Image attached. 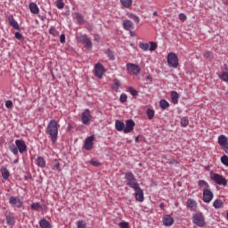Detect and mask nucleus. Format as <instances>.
Wrapping results in <instances>:
<instances>
[{
  "label": "nucleus",
  "instance_id": "obj_1",
  "mask_svg": "<svg viewBox=\"0 0 228 228\" xmlns=\"http://www.w3.org/2000/svg\"><path fill=\"white\" fill-rule=\"evenodd\" d=\"M8 149L14 156H19V152L20 154L28 152V145H26V141L22 139L15 140V143L9 144Z\"/></svg>",
  "mask_w": 228,
  "mask_h": 228
},
{
  "label": "nucleus",
  "instance_id": "obj_2",
  "mask_svg": "<svg viewBox=\"0 0 228 228\" xmlns=\"http://www.w3.org/2000/svg\"><path fill=\"white\" fill-rule=\"evenodd\" d=\"M46 133L49 134L53 143H56L58 141V121L51 119L48 123Z\"/></svg>",
  "mask_w": 228,
  "mask_h": 228
},
{
  "label": "nucleus",
  "instance_id": "obj_3",
  "mask_svg": "<svg viewBox=\"0 0 228 228\" xmlns=\"http://www.w3.org/2000/svg\"><path fill=\"white\" fill-rule=\"evenodd\" d=\"M125 179L126 181V186L133 188V190H135L136 188L140 187L138 180H136L134 175H133L131 172L126 173Z\"/></svg>",
  "mask_w": 228,
  "mask_h": 228
},
{
  "label": "nucleus",
  "instance_id": "obj_4",
  "mask_svg": "<svg viewBox=\"0 0 228 228\" xmlns=\"http://www.w3.org/2000/svg\"><path fill=\"white\" fill-rule=\"evenodd\" d=\"M167 64L173 69H177L179 67V57L175 53H169L167 54Z\"/></svg>",
  "mask_w": 228,
  "mask_h": 228
},
{
  "label": "nucleus",
  "instance_id": "obj_5",
  "mask_svg": "<svg viewBox=\"0 0 228 228\" xmlns=\"http://www.w3.org/2000/svg\"><path fill=\"white\" fill-rule=\"evenodd\" d=\"M192 222L198 227H204L206 225V221L202 213H197L192 216Z\"/></svg>",
  "mask_w": 228,
  "mask_h": 228
},
{
  "label": "nucleus",
  "instance_id": "obj_6",
  "mask_svg": "<svg viewBox=\"0 0 228 228\" xmlns=\"http://www.w3.org/2000/svg\"><path fill=\"white\" fill-rule=\"evenodd\" d=\"M211 179L212 181H215L216 184H219L221 186H227V180L219 174H216V173L213 174L211 175Z\"/></svg>",
  "mask_w": 228,
  "mask_h": 228
},
{
  "label": "nucleus",
  "instance_id": "obj_7",
  "mask_svg": "<svg viewBox=\"0 0 228 228\" xmlns=\"http://www.w3.org/2000/svg\"><path fill=\"white\" fill-rule=\"evenodd\" d=\"M126 69H127L128 74H134V76H138V74H140V72L142 70L140 69V66H138L136 64H133V63H127Z\"/></svg>",
  "mask_w": 228,
  "mask_h": 228
},
{
  "label": "nucleus",
  "instance_id": "obj_8",
  "mask_svg": "<svg viewBox=\"0 0 228 228\" xmlns=\"http://www.w3.org/2000/svg\"><path fill=\"white\" fill-rule=\"evenodd\" d=\"M203 200L209 204L213 200V192L209 189H203Z\"/></svg>",
  "mask_w": 228,
  "mask_h": 228
},
{
  "label": "nucleus",
  "instance_id": "obj_9",
  "mask_svg": "<svg viewBox=\"0 0 228 228\" xmlns=\"http://www.w3.org/2000/svg\"><path fill=\"white\" fill-rule=\"evenodd\" d=\"M134 121L133 119H127L125 125V134L133 133L134 129Z\"/></svg>",
  "mask_w": 228,
  "mask_h": 228
},
{
  "label": "nucleus",
  "instance_id": "obj_10",
  "mask_svg": "<svg viewBox=\"0 0 228 228\" xmlns=\"http://www.w3.org/2000/svg\"><path fill=\"white\" fill-rule=\"evenodd\" d=\"M102 74H104V66H102L101 63H97L94 68V76H96V77L102 78Z\"/></svg>",
  "mask_w": 228,
  "mask_h": 228
},
{
  "label": "nucleus",
  "instance_id": "obj_11",
  "mask_svg": "<svg viewBox=\"0 0 228 228\" xmlns=\"http://www.w3.org/2000/svg\"><path fill=\"white\" fill-rule=\"evenodd\" d=\"M9 204H11V206H15L19 208H22V201H20V199H19V197L12 196L9 199Z\"/></svg>",
  "mask_w": 228,
  "mask_h": 228
},
{
  "label": "nucleus",
  "instance_id": "obj_12",
  "mask_svg": "<svg viewBox=\"0 0 228 228\" xmlns=\"http://www.w3.org/2000/svg\"><path fill=\"white\" fill-rule=\"evenodd\" d=\"M134 190L135 191V200H138V202H143V190H142L140 186Z\"/></svg>",
  "mask_w": 228,
  "mask_h": 228
},
{
  "label": "nucleus",
  "instance_id": "obj_13",
  "mask_svg": "<svg viewBox=\"0 0 228 228\" xmlns=\"http://www.w3.org/2000/svg\"><path fill=\"white\" fill-rule=\"evenodd\" d=\"M8 22L10 24V26H12V28H13L14 29H20V27L19 26V22H17V20H15V19L13 18V15H10L8 17Z\"/></svg>",
  "mask_w": 228,
  "mask_h": 228
},
{
  "label": "nucleus",
  "instance_id": "obj_14",
  "mask_svg": "<svg viewBox=\"0 0 228 228\" xmlns=\"http://www.w3.org/2000/svg\"><path fill=\"white\" fill-rule=\"evenodd\" d=\"M28 8L31 13H34V15H38V13H40V8H38V5H37V3L31 2L28 4Z\"/></svg>",
  "mask_w": 228,
  "mask_h": 228
},
{
  "label": "nucleus",
  "instance_id": "obj_15",
  "mask_svg": "<svg viewBox=\"0 0 228 228\" xmlns=\"http://www.w3.org/2000/svg\"><path fill=\"white\" fill-rule=\"evenodd\" d=\"M94 140H95L94 134L86 138V151H92L94 149Z\"/></svg>",
  "mask_w": 228,
  "mask_h": 228
},
{
  "label": "nucleus",
  "instance_id": "obj_16",
  "mask_svg": "<svg viewBox=\"0 0 228 228\" xmlns=\"http://www.w3.org/2000/svg\"><path fill=\"white\" fill-rule=\"evenodd\" d=\"M186 206L190 211H195L197 209V201L194 200L189 199L187 200Z\"/></svg>",
  "mask_w": 228,
  "mask_h": 228
},
{
  "label": "nucleus",
  "instance_id": "obj_17",
  "mask_svg": "<svg viewBox=\"0 0 228 228\" xmlns=\"http://www.w3.org/2000/svg\"><path fill=\"white\" fill-rule=\"evenodd\" d=\"M123 27H124V29H126V31H131V29H134V24L133 23V21L129 20H124Z\"/></svg>",
  "mask_w": 228,
  "mask_h": 228
},
{
  "label": "nucleus",
  "instance_id": "obj_18",
  "mask_svg": "<svg viewBox=\"0 0 228 228\" xmlns=\"http://www.w3.org/2000/svg\"><path fill=\"white\" fill-rule=\"evenodd\" d=\"M163 224L166 225V227H170L174 224V218H172L170 216H167L163 218Z\"/></svg>",
  "mask_w": 228,
  "mask_h": 228
},
{
  "label": "nucleus",
  "instance_id": "obj_19",
  "mask_svg": "<svg viewBox=\"0 0 228 228\" xmlns=\"http://www.w3.org/2000/svg\"><path fill=\"white\" fill-rule=\"evenodd\" d=\"M0 172L2 174V177L4 181H8L10 177V171L6 167H1Z\"/></svg>",
  "mask_w": 228,
  "mask_h": 228
},
{
  "label": "nucleus",
  "instance_id": "obj_20",
  "mask_svg": "<svg viewBox=\"0 0 228 228\" xmlns=\"http://www.w3.org/2000/svg\"><path fill=\"white\" fill-rule=\"evenodd\" d=\"M36 165L40 168H45V159H44V157H37L36 159Z\"/></svg>",
  "mask_w": 228,
  "mask_h": 228
},
{
  "label": "nucleus",
  "instance_id": "obj_21",
  "mask_svg": "<svg viewBox=\"0 0 228 228\" xmlns=\"http://www.w3.org/2000/svg\"><path fill=\"white\" fill-rule=\"evenodd\" d=\"M115 127L117 129V131H124L126 129V124H124V122L120 121V120H116L115 123Z\"/></svg>",
  "mask_w": 228,
  "mask_h": 228
},
{
  "label": "nucleus",
  "instance_id": "obj_22",
  "mask_svg": "<svg viewBox=\"0 0 228 228\" xmlns=\"http://www.w3.org/2000/svg\"><path fill=\"white\" fill-rule=\"evenodd\" d=\"M218 143L220 146H222V148L228 145L227 137H225V135H224V134L220 135L218 137Z\"/></svg>",
  "mask_w": 228,
  "mask_h": 228
},
{
  "label": "nucleus",
  "instance_id": "obj_23",
  "mask_svg": "<svg viewBox=\"0 0 228 228\" xmlns=\"http://www.w3.org/2000/svg\"><path fill=\"white\" fill-rule=\"evenodd\" d=\"M77 39L80 44H84L85 47H86V35H83L81 33L77 34Z\"/></svg>",
  "mask_w": 228,
  "mask_h": 228
},
{
  "label": "nucleus",
  "instance_id": "obj_24",
  "mask_svg": "<svg viewBox=\"0 0 228 228\" xmlns=\"http://www.w3.org/2000/svg\"><path fill=\"white\" fill-rule=\"evenodd\" d=\"M5 220L8 225H14L15 224V217L13 215H5Z\"/></svg>",
  "mask_w": 228,
  "mask_h": 228
},
{
  "label": "nucleus",
  "instance_id": "obj_25",
  "mask_svg": "<svg viewBox=\"0 0 228 228\" xmlns=\"http://www.w3.org/2000/svg\"><path fill=\"white\" fill-rule=\"evenodd\" d=\"M171 101L173 104H177L179 102V94L175 91L171 92Z\"/></svg>",
  "mask_w": 228,
  "mask_h": 228
},
{
  "label": "nucleus",
  "instance_id": "obj_26",
  "mask_svg": "<svg viewBox=\"0 0 228 228\" xmlns=\"http://www.w3.org/2000/svg\"><path fill=\"white\" fill-rule=\"evenodd\" d=\"M39 227L51 228V223H49V221H47V219L43 218L39 221Z\"/></svg>",
  "mask_w": 228,
  "mask_h": 228
},
{
  "label": "nucleus",
  "instance_id": "obj_27",
  "mask_svg": "<svg viewBox=\"0 0 228 228\" xmlns=\"http://www.w3.org/2000/svg\"><path fill=\"white\" fill-rule=\"evenodd\" d=\"M73 19H76V20L78 24H83V22H84L83 15H81L80 13H74Z\"/></svg>",
  "mask_w": 228,
  "mask_h": 228
},
{
  "label": "nucleus",
  "instance_id": "obj_28",
  "mask_svg": "<svg viewBox=\"0 0 228 228\" xmlns=\"http://www.w3.org/2000/svg\"><path fill=\"white\" fill-rule=\"evenodd\" d=\"M53 165V170L61 172V167H60V161L58 159H54Z\"/></svg>",
  "mask_w": 228,
  "mask_h": 228
},
{
  "label": "nucleus",
  "instance_id": "obj_29",
  "mask_svg": "<svg viewBox=\"0 0 228 228\" xmlns=\"http://www.w3.org/2000/svg\"><path fill=\"white\" fill-rule=\"evenodd\" d=\"M120 3L125 8H131V5L133 4V0H120Z\"/></svg>",
  "mask_w": 228,
  "mask_h": 228
},
{
  "label": "nucleus",
  "instance_id": "obj_30",
  "mask_svg": "<svg viewBox=\"0 0 228 228\" xmlns=\"http://www.w3.org/2000/svg\"><path fill=\"white\" fill-rule=\"evenodd\" d=\"M30 208L34 211H40V209H42V205L40 204V202H36V203H32L30 205Z\"/></svg>",
  "mask_w": 228,
  "mask_h": 228
},
{
  "label": "nucleus",
  "instance_id": "obj_31",
  "mask_svg": "<svg viewBox=\"0 0 228 228\" xmlns=\"http://www.w3.org/2000/svg\"><path fill=\"white\" fill-rule=\"evenodd\" d=\"M213 206L216 209H220V208L224 206V202L222 201V200H216L213 203Z\"/></svg>",
  "mask_w": 228,
  "mask_h": 228
},
{
  "label": "nucleus",
  "instance_id": "obj_32",
  "mask_svg": "<svg viewBox=\"0 0 228 228\" xmlns=\"http://www.w3.org/2000/svg\"><path fill=\"white\" fill-rule=\"evenodd\" d=\"M129 19H131L132 20H134V22H135V24H140V18L133 13L128 14Z\"/></svg>",
  "mask_w": 228,
  "mask_h": 228
},
{
  "label": "nucleus",
  "instance_id": "obj_33",
  "mask_svg": "<svg viewBox=\"0 0 228 228\" xmlns=\"http://www.w3.org/2000/svg\"><path fill=\"white\" fill-rule=\"evenodd\" d=\"M159 106H160V108H162V110H167V108H168L170 106V104L166 100H161L159 102Z\"/></svg>",
  "mask_w": 228,
  "mask_h": 228
},
{
  "label": "nucleus",
  "instance_id": "obj_34",
  "mask_svg": "<svg viewBox=\"0 0 228 228\" xmlns=\"http://www.w3.org/2000/svg\"><path fill=\"white\" fill-rule=\"evenodd\" d=\"M198 185L200 186V188H204L208 190V188H209V183H208L206 181L204 180H200L198 182Z\"/></svg>",
  "mask_w": 228,
  "mask_h": 228
},
{
  "label": "nucleus",
  "instance_id": "obj_35",
  "mask_svg": "<svg viewBox=\"0 0 228 228\" xmlns=\"http://www.w3.org/2000/svg\"><path fill=\"white\" fill-rule=\"evenodd\" d=\"M190 124V120H188V117H183L181 118V126L182 127H186Z\"/></svg>",
  "mask_w": 228,
  "mask_h": 228
},
{
  "label": "nucleus",
  "instance_id": "obj_36",
  "mask_svg": "<svg viewBox=\"0 0 228 228\" xmlns=\"http://www.w3.org/2000/svg\"><path fill=\"white\" fill-rule=\"evenodd\" d=\"M154 110L152 109H148L146 111V115L148 116L149 120H152L154 118Z\"/></svg>",
  "mask_w": 228,
  "mask_h": 228
},
{
  "label": "nucleus",
  "instance_id": "obj_37",
  "mask_svg": "<svg viewBox=\"0 0 228 228\" xmlns=\"http://www.w3.org/2000/svg\"><path fill=\"white\" fill-rule=\"evenodd\" d=\"M111 88L112 90H118V88H120V81H118V79H114Z\"/></svg>",
  "mask_w": 228,
  "mask_h": 228
},
{
  "label": "nucleus",
  "instance_id": "obj_38",
  "mask_svg": "<svg viewBox=\"0 0 228 228\" xmlns=\"http://www.w3.org/2000/svg\"><path fill=\"white\" fill-rule=\"evenodd\" d=\"M49 33L50 35H53V37H58L60 35V32H58V30H56V28L54 27L50 28Z\"/></svg>",
  "mask_w": 228,
  "mask_h": 228
},
{
  "label": "nucleus",
  "instance_id": "obj_39",
  "mask_svg": "<svg viewBox=\"0 0 228 228\" xmlns=\"http://www.w3.org/2000/svg\"><path fill=\"white\" fill-rule=\"evenodd\" d=\"M56 6L59 10H63L65 8V3H63V0H57Z\"/></svg>",
  "mask_w": 228,
  "mask_h": 228
},
{
  "label": "nucleus",
  "instance_id": "obj_40",
  "mask_svg": "<svg viewBox=\"0 0 228 228\" xmlns=\"http://www.w3.org/2000/svg\"><path fill=\"white\" fill-rule=\"evenodd\" d=\"M90 165L93 167H99L101 165V162H99V159L94 158L90 160Z\"/></svg>",
  "mask_w": 228,
  "mask_h": 228
},
{
  "label": "nucleus",
  "instance_id": "obj_41",
  "mask_svg": "<svg viewBox=\"0 0 228 228\" xmlns=\"http://www.w3.org/2000/svg\"><path fill=\"white\" fill-rule=\"evenodd\" d=\"M139 47L142 51H149V44L147 43H139Z\"/></svg>",
  "mask_w": 228,
  "mask_h": 228
},
{
  "label": "nucleus",
  "instance_id": "obj_42",
  "mask_svg": "<svg viewBox=\"0 0 228 228\" xmlns=\"http://www.w3.org/2000/svg\"><path fill=\"white\" fill-rule=\"evenodd\" d=\"M221 163H223V165H224L225 167H228V157H227V155H223L221 157Z\"/></svg>",
  "mask_w": 228,
  "mask_h": 228
},
{
  "label": "nucleus",
  "instance_id": "obj_43",
  "mask_svg": "<svg viewBox=\"0 0 228 228\" xmlns=\"http://www.w3.org/2000/svg\"><path fill=\"white\" fill-rule=\"evenodd\" d=\"M204 58H206L207 60H213V53H211V52L207 51L203 53Z\"/></svg>",
  "mask_w": 228,
  "mask_h": 228
},
{
  "label": "nucleus",
  "instance_id": "obj_44",
  "mask_svg": "<svg viewBox=\"0 0 228 228\" xmlns=\"http://www.w3.org/2000/svg\"><path fill=\"white\" fill-rule=\"evenodd\" d=\"M92 118H94V117H92L90 115V110H86V124L88 126V124H90V122H92Z\"/></svg>",
  "mask_w": 228,
  "mask_h": 228
},
{
  "label": "nucleus",
  "instance_id": "obj_45",
  "mask_svg": "<svg viewBox=\"0 0 228 228\" xmlns=\"http://www.w3.org/2000/svg\"><path fill=\"white\" fill-rule=\"evenodd\" d=\"M5 108L12 110V108H13V102H12V100H7L5 102Z\"/></svg>",
  "mask_w": 228,
  "mask_h": 228
},
{
  "label": "nucleus",
  "instance_id": "obj_46",
  "mask_svg": "<svg viewBox=\"0 0 228 228\" xmlns=\"http://www.w3.org/2000/svg\"><path fill=\"white\" fill-rule=\"evenodd\" d=\"M150 51H156V49H158V44L154 43V42H150Z\"/></svg>",
  "mask_w": 228,
  "mask_h": 228
},
{
  "label": "nucleus",
  "instance_id": "obj_47",
  "mask_svg": "<svg viewBox=\"0 0 228 228\" xmlns=\"http://www.w3.org/2000/svg\"><path fill=\"white\" fill-rule=\"evenodd\" d=\"M128 92H130V94H131V95H133V97H136V95H138V92L136 91V89H134L133 87H129Z\"/></svg>",
  "mask_w": 228,
  "mask_h": 228
},
{
  "label": "nucleus",
  "instance_id": "obj_48",
  "mask_svg": "<svg viewBox=\"0 0 228 228\" xmlns=\"http://www.w3.org/2000/svg\"><path fill=\"white\" fill-rule=\"evenodd\" d=\"M107 55L110 60H115V53L110 49L107 50Z\"/></svg>",
  "mask_w": 228,
  "mask_h": 228
},
{
  "label": "nucleus",
  "instance_id": "obj_49",
  "mask_svg": "<svg viewBox=\"0 0 228 228\" xmlns=\"http://www.w3.org/2000/svg\"><path fill=\"white\" fill-rule=\"evenodd\" d=\"M81 122H83L84 124H86V110H85L82 112Z\"/></svg>",
  "mask_w": 228,
  "mask_h": 228
},
{
  "label": "nucleus",
  "instance_id": "obj_50",
  "mask_svg": "<svg viewBox=\"0 0 228 228\" xmlns=\"http://www.w3.org/2000/svg\"><path fill=\"white\" fill-rule=\"evenodd\" d=\"M77 225V228H86V223L85 221H78Z\"/></svg>",
  "mask_w": 228,
  "mask_h": 228
},
{
  "label": "nucleus",
  "instance_id": "obj_51",
  "mask_svg": "<svg viewBox=\"0 0 228 228\" xmlns=\"http://www.w3.org/2000/svg\"><path fill=\"white\" fill-rule=\"evenodd\" d=\"M220 78L223 79V81H228V73L223 72L220 76Z\"/></svg>",
  "mask_w": 228,
  "mask_h": 228
},
{
  "label": "nucleus",
  "instance_id": "obj_52",
  "mask_svg": "<svg viewBox=\"0 0 228 228\" xmlns=\"http://www.w3.org/2000/svg\"><path fill=\"white\" fill-rule=\"evenodd\" d=\"M86 49L87 51L92 50V41L89 38H86Z\"/></svg>",
  "mask_w": 228,
  "mask_h": 228
},
{
  "label": "nucleus",
  "instance_id": "obj_53",
  "mask_svg": "<svg viewBox=\"0 0 228 228\" xmlns=\"http://www.w3.org/2000/svg\"><path fill=\"white\" fill-rule=\"evenodd\" d=\"M120 102H126L127 101V95L126 94H122L119 98Z\"/></svg>",
  "mask_w": 228,
  "mask_h": 228
},
{
  "label": "nucleus",
  "instance_id": "obj_54",
  "mask_svg": "<svg viewBox=\"0 0 228 228\" xmlns=\"http://www.w3.org/2000/svg\"><path fill=\"white\" fill-rule=\"evenodd\" d=\"M119 227H121V228H129V223L121 222V223H119Z\"/></svg>",
  "mask_w": 228,
  "mask_h": 228
},
{
  "label": "nucleus",
  "instance_id": "obj_55",
  "mask_svg": "<svg viewBox=\"0 0 228 228\" xmlns=\"http://www.w3.org/2000/svg\"><path fill=\"white\" fill-rule=\"evenodd\" d=\"M179 19H180V20H182V22H184V20H186V14L180 13L179 14Z\"/></svg>",
  "mask_w": 228,
  "mask_h": 228
},
{
  "label": "nucleus",
  "instance_id": "obj_56",
  "mask_svg": "<svg viewBox=\"0 0 228 228\" xmlns=\"http://www.w3.org/2000/svg\"><path fill=\"white\" fill-rule=\"evenodd\" d=\"M15 38H17V40H22V34H20V32H16Z\"/></svg>",
  "mask_w": 228,
  "mask_h": 228
},
{
  "label": "nucleus",
  "instance_id": "obj_57",
  "mask_svg": "<svg viewBox=\"0 0 228 228\" xmlns=\"http://www.w3.org/2000/svg\"><path fill=\"white\" fill-rule=\"evenodd\" d=\"M77 131H79L80 133H85L86 128L84 126H77Z\"/></svg>",
  "mask_w": 228,
  "mask_h": 228
},
{
  "label": "nucleus",
  "instance_id": "obj_58",
  "mask_svg": "<svg viewBox=\"0 0 228 228\" xmlns=\"http://www.w3.org/2000/svg\"><path fill=\"white\" fill-rule=\"evenodd\" d=\"M60 42L61 44H65V34L60 36Z\"/></svg>",
  "mask_w": 228,
  "mask_h": 228
},
{
  "label": "nucleus",
  "instance_id": "obj_59",
  "mask_svg": "<svg viewBox=\"0 0 228 228\" xmlns=\"http://www.w3.org/2000/svg\"><path fill=\"white\" fill-rule=\"evenodd\" d=\"M223 151H224V152H226V154H228V144H226V146H224Z\"/></svg>",
  "mask_w": 228,
  "mask_h": 228
},
{
  "label": "nucleus",
  "instance_id": "obj_60",
  "mask_svg": "<svg viewBox=\"0 0 228 228\" xmlns=\"http://www.w3.org/2000/svg\"><path fill=\"white\" fill-rule=\"evenodd\" d=\"M24 179H25V181H28V179H32V176L31 175H25L24 176Z\"/></svg>",
  "mask_w": 228,
  "mask_h": 228
},
{
  "label": "nucleus",
  "instance_id": "obj_61",
  "mask_svg": "<svg viewBox=\"0 0 228 228\" xmlns=\"http://www.w3.org/2000/svg\"><path fill=\"white\" fill-rule=\"evenodd\" d=\"M83 149H86V139L84 140Z\"/></svg>",
  "mask_w": 228,
  "mask_h": 228
},
{
  "label": "nucleus",
  "instance_id": "obj_62",
  "mask_svg": "<svg viewBox=\"0 0 228 228\" xmlns=\"http://www.w3.org/2000/svg\"><path fill=\"white\" fill-rule=\"evenodd\" d=\"M130 36H131V37H135L136 34H134V32H133L132 30H130Z\"/></svg>",
  "mask_w": 228,
  "mask_h": 228
},
{
  "label": "nucleus",
  "instance_id": "obj_63",
  "mask_svg": "<svg viewBox=\"0 0 228 228\" xmlns=\"http://www.w3.org/2000/svg\"><path fill=\"white\" fill-rule=\"evenodd\" d=\"M159 208H160L161 209H163V208H165V203H160V204H159Z\"/></svg>",
  "mask_w": 228,
  "mask_h": 228
},
{
  "label": "nucleus",
  "instance_id": "obj_64",
  "mask_svg": "<svg viewBox=\"0 0 228 228\" xmlns=\"http://www.w3.org/2000/svg\"><path fill=\"white\" fill-rule=\"evenodd\" d=\"M153 15L155 16V17H158V12H153Z\"/></svg>",
  "mask_w": 228,
  "mask_h": 228
}]
</instances>
